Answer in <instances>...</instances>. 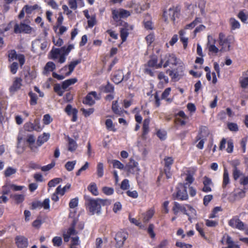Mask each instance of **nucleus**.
<instances>
[{
    "mask_svg": "<svg viewBox=\"0 0 248 248\" xmlns=\"http://www.w3.org/2000/svg\"><path fill=\"white\" fill-rule=\"evenodd\" d=\"M52 242L54 246L59 247L62 244V239L60 237L55 236L53 238Z\"/></svg>",
    "mask_w": 248,
    "mask_h": 248,
    "instance_id": "60",
    "label": "nucleus"
},
{
    "mask_svg": "<svg viewBox=\"0 0 248 248\" xmlns=\"http://www.w3.org/2000/svg\"><path fill=\"white\" fill-rule=\"evenodd\" d=\"M176 116H179L182 118H176V123L177 124H179L181 126L186 125V120H188V117L186 116L183 110L179 111L176 115Z\"/></svg>",
    "mask_w": 248,
    "mask_h": 248,
    "instance_id": "23",
    "label": "nucleus"
},
{
    "mask_svg": "<svg viewBox=\"0 0 248 248\" xmlns=\"http://www.w3.org/2000/svg\"><path fill=\"white\" fill-rule=\"evenodd\" d=\"M218 44L220 46V51L228 52L232 49V45L234 43V37L232 35H226L223 32L218 34L217 40Z\"/></svg>",
    "mask_w": 248,
    "mask_h": 248,
    "instance_id": "4",
    "label": "nucleus"
},
{
    "mask_svg": "<svg viewBox=\"0 0 248 248\" xmlns=\"http://www.w3.org/2000/svg\"><path fill=\"white\" fill-rule=\"evenodd\" d=\"M154 214V211L153 209H150L147 211L145 213L142 214L143 217V221L145 223L148 222L150 219L153 217Z\"/></svg>",
    "mask_w": 248,
    "mask_h": 248,
    "instance_id": "31",
    "label": "nucleus"
},
{
    "mask_svg": "<svg viewBox=\"0 0 248 248\" xmlns=\"http://www.w3.org/2000/svg\"><path fill=\"white\" fill-rule=\"evenodd\" d=\"M239 83L240 86L243 89H246L248 87V78L241 77L239 79Z\"/></svg>",
    "mask_w": 248,
    "mask_h": 248,
    "instance_id": "43",
    "label": "nucleus"
},
{
    "mask_svg": "<svg viewBox=\"0 0 248 248\" xmlns=\"http://www.w3.org/2000/svg\"><path fill=\"white\" fill-rule=\"evenodd\" d=\"M207 39L208 43L207 45L209 54H217L220 51V49L215 46L216 40L210 35L208 36Z\"/></svg>",
    "mask_w": 248,
    "mask_h": 248,
    "instance_id": "12",
    "label": "nucleus"
},
{
    "mask_svg": "<svg viewBox=\"0 0 248 248\" xmlns=\"http://www.w3.org/2000/svg\"><path fill=\"white\" fill-rule=\"evenodd\" d=\"M127 234L124 232H118L115 237L116 241V248H121L124 244V241L127 239Z\"/></svg>",
    "mask_w": 248,
    "mask_h": 248,
    "instance_id": "14",
    "label": "nucleus"
},
{
    "mask_svg": "<svg viewBox=\"0 0 248 248\" xmlns=\"http://www.w3.org/2000/svg\"><path fill=\"white\" fill-rule=\"evenodd\" d=\"M68 150L71 152L75 151L78 147V145L75 140L70 137L67 138Z\"/></svg>",
    "mask_w": 248,
    "mask_h": 248,
    "instance_id": "29",
    "label": "nucleus"
},
{
    "mask_svg": "<svg viewBox=\"0 0 248 248\" xmlns=\"http://www.w3.org/2000/svg\"><path fill=\"white\" fill-rule=\"evenodd\" d=\"M179 61L174 54L168 53L161 54L158 58L156 59V68L162 67L166 68L170 65L176 66L180 63Z\"/></svg>",
    "mask_w": 248,
    "mask_h": 248,
    "instance_id": "3",
    "label": "nucleus"
},
{
    "mask_svg": "<svg viewBox=\"0 0 248 248\" xmlns=\"http://www.w3.org/2000/svg\"><path fill=\"white\" fill-rule=\"evenodd\" d=\"M74 47L72 45H69L67 47L63 46L60 48L61 53L64 55H67Z\"/></svg>",
    "mask_w": 248,
    "mask_h": 248,
    "instance_id": "50",
    "label": "nucleus"
},
{
    "mask_svg": "<svg viewBox=\"0 0 248 248\" xmlns=\"http://www.w3.org/2000/svg\"><path fill=\"white\" fill-rule=\"evenodd\" d=\"M124 75L123 71L119 70L115 72L112 78L113 81L118 84L124 80Z\"/></svg>",
    "mask_w": 248,
    "mask_h": 248,
    "instance_id": "27",
    "label": "nucleus"
},
{
    "mask_svg": "<svg viewBox=\"0 0 248 248\" xmlns=\"http://www.w3.org/2000/svg\"><path fill=\"white\" fill-rule=\"evenodd\" d=\"M229 225L232 228L239 230H244L245 229V224L237 217H234L228 222Z\"/></svg>",
    "mask_w": 248,
    "mask_h": 248,
    "instance_id": "10",
    "label": "nucleus"
},
{
    "mask_svg": "<svg viewBox=\"0 0 248 248\" xmlns=\"http://www.w3.org/2000/svg\"><path fill=\"white\" fill-rule=\"evenodd\" d=\"M14 199L16 202L17 203L22 202L24 200V196L22 194H16L13 196Z\"/></svg>",
    "mask_w": 248,
    "mask_h": 248,
    "instance_id": "63",
    "label": "nucleus"
},
{
    "mask_svg": "<svg viewBox=\"0 0 248 248\" xmlns=\"http://www.w3.org/2000/svg\"><path fill=\"white\" fill-rule=\"evenodd\" d=\"M8 58L9 61L17 59L21 66H22L25 63V60L24 55L17 54L16 52L15 49H12L8 51Z\"/></svg>",
    "mask_w": 248,
    "mask_h": 248,
    "instance_id": "11",
    "label": "nucleus"
},
{
    "mask_svg": "<svg viewBox=\"0 0 248 248\" xmlns=\"http://www.w3.org/2000/svg\"><path fill=\"white\" fill-rule=\"evenodd\" d=\"M52 118L48 114H45L43 117V121L45 124H49L51 122H52Z\"/></svg>",
    "mask_w": 248,
    "mask_h": 248,
    "instance_id": "62",
    "label": "nucleus"
},
{
    "mask_svg": "<svg viewBox=\"0 0 248 248\" xmlns=\"http://www.w3.org/2000/svg\"><path fill=\"white\" fill-rule=\"evenodd\" d=\"M108 163H111L114 168H117L120 170H124L125 166L120 161L117 160H108Z\"/></svg>",
    "mask_w": 248,
    "mask_h": 248,
    "instance_id": "36",
    "label": "nucleus"
},
{
    "mask_svg": "<svg viewBox=\"0 0 248 248\" xmlns=\"http://www.w3.org/2000/svg\"><path fill=\"white\" fill-rule=\"evenodd\" d=\"M156 135L161 140H163L166 139L167 132L165 130H158Z\"/></svg>",
    "mask_w": 248,
    "mask_h": 248,
    "instance_id": "54",
    "label": "nucleus"
},
{
    "mask_svg": "<svg viewBox=\"0 0 248 248\" xmlns=\"http://www.w3.org/2000/svg\"><path fill=\"white\" fill-rule=\"evenodd\" d=\"M203 187L202 188V191L203 192L208 193L212 191L211 186H213V183L210 178L207 176H204L203 177Z\"/></svg>",
    "mask_w": 248,
    "mask_h": 248,
    "instance_id": "24",
    "label": "nucleus"
},
{
    "mask_svg": "<svg viewBox=\"0 0 248 248\" xmlns=\"http://www.w3.org/2000/svg\"><path fill=\"white\" fill-rule=\"evenodd\" d=\"M31 31L32 28L24 23H20L19 24H16L14 26V32L16 33H30Z\"/></svg>",
    "mask_w": 248,
    "mask_h": 248,
    "instance_id": "9",
    "label": "nucleus"
},
{
    "mask_svg": "<svg viewBox=\"0 0 248 248\" xmlns=\"http://www.w3.org/2000/svg\"><path fill=\"white\" fill-rule=\"evenodd\" d=\"M16 243L18 248H27L28 246V239L23 236H17L15 239Z\"/></svg>",
    "mask_w": 248,
    "mask_h": 248,
    "instance_id": "19",
    "label": "nucleus"
},
{
    "mask_svg": "<svg viewBox=\"0 0 248 248\" xmlns=\"http://www.w3.org/2000/svg\"><path fill=\"white\" fill-rule=\"evenodd\" d=\"M78 81L77 78H73L65 80L62 83V89L63 90L66 89L69 86L76 83Z\"/></svg>",
    "mask_w": 248,
    "mask_h": 248,
    "instance_id": "32",
    "label": "nucleus"
},
{
    "mask_svg": "<svg viewBox=\"0 0 248 248\" xmlns=\"http://www.w3.org/2000/svg\"><path fill=\"white\" fill-rule=\"evenodd\" d=\"M118 101H113L112 105V110L114 113L119 115H121L123 113V111L121 109L118 108V106L117 105Z\"/></svg>",
    "mask_w": 248,
    "mask_h": 248,
    "instance_id": "44",
    "label": "nucleus"
},
{
    "mask_svg": "<svg viewBox=\"0 0 248 248\" xmlns=\"http://www.w3.org/2000/svg\"><path fill=\"white\" fill-rule=\"evenodd\" d=\"M223 240L226 241V244L227 245V247H222V248H240V246L235 244L232 238L228 234H225L223 235L222 238V240Z\"/></svg>",
    "mask_w": 248,
    "mask_h": 248,
    "instance_id": "20",
    "label": "nucleus"
},
{
    "mask_svg": "<svg viewBox=\"0 0 248 248\" xmlns=\"http://www.w3.org/2000/svg\"><path fill=\"white\" fill-rule=\"evenodd\" d=\"M185 67L183 62H181L177 66L172 69H168L167 73L171 78L172 81H178L185 75Z\"/></svg>",
    "mask_w": 248,
    "mask_h": 248,
    "instance_id": "6",
    "label": "nucleus"
},
{
    "mask_svg": "<svg viewBox=\"0 0 248 248\" xmlns=\"http://www.w3.org/2000/svg\"><path fill=\"white\" fill-rule=\"evenodd\" d=\"M105 124L106 127L108 130L112 131L113 132H115L116 131V129L114 127L113 122L111 119H107L105 122Z\"/></svg>",
    "mask_w": 248,
    "mask_h": 248,
    "instance_id": "51",
    "label": "nucleus"
},
{
    "mask_svg": "<svg viewBox=\"0 0 248 248\" xmlns=\"http://www.w3.org/2000/svg\"><path fill=\"white\" fill-rule=\"evenodd\" d=\"M22 81L20 78H15L12 85L9 88L10 92L14 93L19 90L22 86Z\"/></svg>",
    "mask_w": 248,
    "mask_h": 248,
    "instance_id": "21",
    "label": "nucleus"
},
{
    "mask_svg": "<svg viewBox=\"0 0 248 248\" xmlns=\"http://www.w3.org/2000/svg\"><path fill=\"white\" fill-rule=\"evenodd\" d=\"M56 68V65L53 62H47L45 67L44 73L47 72L48 71H53Z\"/></svg>",
    "mask_w": 248,
    "mask_h": 248,
    "instance_id": "37",
    "label": "nucleus"
},
{
    "mask_svg": "<svg viewBox=\"0 0 248 248\" xmlns=\"http://www.w3.org/2000/svg\"><path fill=\"white\" fill-rule=\"evenodd\" d=\"M218 224L217 221L206 219L205 220V224L209 227H215Z\"/></svg>",
    "mask_w": 248,
    "mask_h": 248,
    "instance_id": "59",
    "label": "nucleus"
},
{
    "mask_svg": "<svg viewBox=\"0 0 248 248\" xmlns=\"http://www.w3.org/2000/svg\"><path fill=\"white\" fill-rule=\"evenodd\" d=\"M76 164V161L74 160L73 161H68L65 164V169L69 171H72L75 167V165Z\"/></svg>",
    "mask_w": 248,
    "mask_h": 248,
    "instance_id": "53",
    "label": "nucleus"
},
{
    "mask_svg": "<svg viewBox=\"0 0 248 248\" xmlns=\"http://www.w3.org/2000/svg\"><path fill=\"white\" fill-rule=\"evenodd\" d=\"M227 127L230 131L232 132H237L239 130L238 125L234 123H228L227 124Z\"/></svg>",
    "mask_w": 248,
    "mask_h": 248,
    "instance_id": "52",
    "label": "nucleus"
},
{
    "mask_svg": "<svg viewBox=\"0 0 248 248\" xmlns=\"http://www.w3.org/2000/svg\"><path fill=\"white\" fill-rule=\"evenodd\" d=\"M171 91V88L169 87L166 88L165 91L163 92L161 95L162 99H166L167 101H169V99L167 98L168 96L170 95Z\"/></svg>",
    "mask_w": 248,
    "mask_h": 248,
    "instance_id": "58",
    "label": "nucleus"
},
{
    "mask_svg": "<svg viewBox=\"0 0 248 248\" xmlns=\"http://www.w3.org/2000/svg\"><path fill=\"white\" fill-rule=\"evenodd\" d=\"M29 95L31 97L30 104L32 106L35 105L37 104L38 99L37 94L32 92H30L29 93Z\"/></svg>",
    "mask_w": 248,
    "mask_h": 248,
    "instance_id": "48",
    "label": "nucleus"
},
{
    "mask_svg": "<svg viewBox=\"0 0 248 248\" xmlns=\"http://www.w3.org/2000/svg\"><path fill=\"white\" fill-rule=\"evenodd\" d=\"M65 111L68 115H72V121L73 122L77 121L78 118L77 114L78 112L77 109L75 108H73L72 106L68 104L65 108Z\"/></svg>",
    "mask_w": 248,
    "mask_h": 248,
    "instance_id": "22",
    "label": "nucleus"
},
{
    "mask_svg": "<svg viewBox=\"0 0 248 248\" xmlns=\"http://www.w3.org/2000/svg\"><path fill=\"white\" fill-rule=\"evenodd\" d=\"M183 214L188 216V220L191 221V217L196 215V211L190 205L185 204L181 211Z\"/></svg>",
    "mask_w": 248,
    "mask_h": 248,
    "instance_id": "16",
    "label": "nucleus"
},
{
    "mask_svg": "<svg viewBox=\"0 0 248 248\" xmlns=\"http://www.w3.org/2000/svg\"><path fill=\"white\" fill-rule=\"evenodd\" d=\"M124 170L128 173L135 174L140 170L138 167V163L135 161L133 158L129 159V162L126 165Z\"/></svg>",
    "mask_w": 248,
    "mask_h": 248,
    "instance_id": "8",
    "label": "nucleus"
},
{
    "mask_svg": "<svg viewBox=\"0 0 248 248\" xmlns=\"http://www.w3.org/2000/svg\"><path fill=\"white\" fill-rule=\"evenodd\" d=\"M160 82L157 84L158 88H162L164 85L168 83V78L165 75L163 72H160L157 76Z\"/></svg>",
    "mask_w": 248,
    "mask_h": 248,
    "instance_id": "26",
    "label": "nucleus"
},
{
    "mask_svg": "<svg viewBox=\"0 0 248 248\" xmlns=\"http://www.w3.org/2000/svg\"><path fill=\"white\" fill-rule=\"evenodd\" d=\"M149 123L150 120L149 119H145L143 121V127H142V138H144L145 136L147 134L149 131Z\"/></svg>",
    "mask_w": 248,
    "mask_h": 248,
    "instance_id": "34",
    "label": "nucleus"
},
{
    "mask_svg": "<svg viewBox=\"0 0 248 248\" xmlns=\"http://www.w3.org/2000/svg\"><path fill=\"white\" fill-rule=\"evenodd\" d=\"M129 29L132 30L133 27L132 26L129 25L127 23H124L123 27L121 28L120 36L122 40V42H124L126 41L129 34L128 31Z\"/></svg>",
    "mask_w": 248,
    "mask_h": 248,
    "instance_id": "18",
    "label": "nucleus"
},
{
    "mask_svg": "<svg viewBox=\"0 0 248 248\" xmlns=\"http://www.w3.org/2000/svg\"><path fill=\"white\" fill-rule=\"evenodd\" d=\"M155 39L153 34H150L146 37V40L148 44L146 54L149 55L151 59L149 61L147 64L145 65L144 73L151 76H154L155 66V59L153 58L154 44H152Z\"/></svg>",
    "mask_w": 248,
    "mask_h": 248,
    "instance_id": "2",
    "label": "nucleus"
},
{
    "mask_svg": "<svg viewBox=\"0 0 248 248\" xmlns=\"http://www.w3.org/2000/svg\"><path fill=\"white\" fill-rule=\"evenodd\" d=\"M114 91V87L113 86L110 84L108 82V84L103 87V91L105 93H111Z\"/></svg>",
    "mask_w": 248,
    "mask_h": 248,
    "instance_id": "57",
    "label": "nucleus"
},
{
    "mask_svg": "<svg viewBox=\"0 0 248 248\" xmlns=\"http://www.w3.org/2000/svg\"><path fill=\"white\" fill-rule=\"evenodd\" d=\"M102 191L104 194L107 195H111L113 194L114 192V189L112 187H109L107 186L103 187Z\"/></svg>",
    "mask_w": 248,
    "mask_h": 248,
    "instance_id": "61",
    "label": "nucleus"
},
{
    "mask_svg": "<svg viewBox=\"0 0 248 248\" xmlns=\"http://www.w3.org/2000/svg\"><path fill=\"white\" fill-rule=\"evenodd\" d=\"M230 23L231 26V30H235V29H239L240 27L239 22L234 18L232 17L230 19Z\"/></svg>",
    "mask_w": 248,
    "mask_h": 248,
    "instance_id": "40",
    "label": "nucleus"
},
{
    "mask_svg": "<svg viewBox=\"0 0 248 248\" xmlns=\"http://www.w3.org/2000/svg\"><path fill=\"white\" fill-rule=\"evenodd\" d=\"M16 169L8 167L4 171V175L6 177H10L12 174L16 173Z\"/></svg>",
    "mask_w": 248,
    "mask_h": 248,
    "instance_id": "49",
    "label": "nucleus"
},
{
    "mask_svg": "<svg viewBox=\"0 0 248 248\" xmlns=\"http://www.w3.org/2000/svg\"><path fill=\"white\" fill-rule=\"evenodd\" d=\"M70 186L71 185L70 184H69L66 185L63 188H61V186H59L56 188V193L57 194H59L61 195H63L65 193L66 190L70 188Z\"/></svg>",
    "mask_w": 248,
    "mask_h": 248,
    "instance_id": "46",
    "label": "nucleus"
},
{
    "mask_svg": "<svg viewBox=\"0 0 248 248\" xmlns=\"http://www.w3.org/2000/svg\"><path fill=\"white\" fill-rule=\"evenodd\" d=\"M112 17L114 20H116L119 18H126L130 15V12L123 9L113 10L112 11Z\"/></svg>",
    "mask_w": 248,
    "mask_h": 248,
    "instance_id": "13",
    "label": "nucleus"
},
{
    "mask_svg": "<svg viewBox=\"0 0 248 248\" xmlns=\"http://www.w3.org/2000/svg\"><path fill=\"white\" fill-rule=\"evenodd\" d=\"M164 173L167 179H170L172 176V173L170 171L171 166L173 163L174 160L171 157H166L164 159Z\"/></svg>",
    "mask_w": 248,
    "mask_h": 248,
    "instance_id": "7",
    "label": "nucleus"
},
{
    "mask_svg": "<svg viewBox=\"0 0 248 248\" xmlns=\"http://www.w3.org/2000/svg\"><path fill=\"white\" fill-rule=\"evenodd\" d=\"M84 198L85 201V205L92 215L100 214L102 206L110 205L111 203V201L110 200L99 198L94 199L87 195H85Z\"/></svg>",
    "mask_w": 248,
    "mask_h": 248,
    "instance_id": "1",
    "label": "nucleus"
},
{
    "mask_svg": "<svg viewBox=\"0 0 248 248\" xmlns=\"http://www.w3.org/2000/svg\"><path fill=\"white\" fill-rule=\"evenodd\" d=\"M168 15L171 20L175 22L176 18L178 17L180 13L177 8L173 7L169 8L168 10Z\"/></svg>",
    "mask_w": 248,
    "mask_h": 248,
    "instance_id": "25",
    "label": "nucleus"
},
{
    "mask_svg": "<svg viewBox=\"0 0 248 248\" xmlns=\"http://www.w3.org/2000/svg\"><path fill=\"white\" fill-rule=\"evenodd\" d=\"M88 189L94 196L98 195V191L96 185L94 183H92L88 187Z\"/></svg>",
    "mask_w": 248,
    "mask_h": 248,
    "instance_id": "42",
    "label": "nucleus"
},
{
    "mask_svg": "<svg viewBox=\"0 0 248 248\" xmlns=\"http://www.w3.org/2000/svg\"><path fill=\"white\" fill-rule=\"evenodd\" d=\"M167 179L164 173V170H160L159 174L157 177V182L160 184L161 182H164L165 179Z\"/></svg>",
    "mask_w": 248,
    "mask_h": 248,
    "instance_id": "56",
    "label": "nucleus"
},
{
    "mask_svg": "<svg viewBox=\"0 0 248 248\" xmlns=\"http://www.w3.org/2000/svg\"><path fill=\"white\" fill-rule=\"evenodd\" d=\"M187 184L179 183L177 186L175 191L172 194V199L174 200L186 201L188 199L187 191Z\"/></svg>",
    "mask_w": 248,
    "mask_h": 248,
    "instance_id": "5",
    "label": "nucleus"
},
{
    "mask_svg": "<svg viewBox=\"0 0 248 248\" xmlns=\"http://www.w3.org/2000/svg\"><path fill=\"white\" fill-rule=\"evenodd\" d=\"M237 17L241 21L244 23H248V15H246L243 10L240 11Z\"/></svg>",
    "mask_w": 248,
    "mask_h": 248,
    "instance_id": "41",
    "label": "nucleus"
},
{
    "mask_svg": "<svg viewBox=\"0 0 248 248\" xmlns=\"http://www.w3.org/2000/svg\"><path fill=\"white\" fill-rule=\"evenodd\" d=\"M240 162L239 160H234L232 163V165L233 167L232 170V176L234 180H237L242 175H243V172L238 169L237 166L239 165Z\"/></svg>",
    "mask_w": 248,
    "mask_h": 248,
    "instance_id": "15",
    "label": "nucleus"
},
{
    "mask_svg": "<svg viewBox=\"0 0 248 248\" xmlns=\"http://www.w3.org/2000/svg\"><path fill=\"white\" fill-rule=\"evenodd\" d=\"M80 62L81 60L80 59L71 62L68 66L69 71L65 74V76L68 77L70 76L73 72L75 67Z\"/></svg>",
    "mask_w": 248,
    "mask_h": 248,
    "instance_id": "28",
    "label": "nucleus"
},
{
    "mask_svg": "<svg viewBox=\"0 0 248 248\" xmlns=\"http://www.w3.org/2000/svg\"><path fill=\"white\" fill-rule=\"evenodd\" d=\"M185 205H182L177 202H174L172 211L175 215H177L179 211H181Z\"/></svg>",
    "mask_w": 248,
    "mask_h": 248,
    "instance_id": "39",
    "label": "nucleus"
},
{
    "mask_svg": "<svg viewBox=\"0 0 248 248\" xmlns=\"http://www.w3.org/2000/svg\"><path fill=\"white\" fill-rule=\"evenodd\" d=\"M230 183V178L229 176V173L227 170L225 168L224 170L223 176V182L222 186L223 188H225L228 184Z\"/></svg>",
    "mask_w": 248,
    "mask_h": 248,
    "instance_id": "33",
    "label": "nucleus"
},
{
    "mask_svg": "<svg viewBox=\"0 0 248 248\" xmlns=\"http://www.w3.org/2000/svg\"><path fill=\"white\" fill-rule=\"evenodd\" d=\"M50 137L49 133H44L43 135L39 136L37 140V144L39 146H41L44 143L47 141Z\"/></svg>",
    "mask_w": 248,
    "mask_h": 248,
    "instance_id": "30",
    "label": "nucleus"
},
{
    "mask_svg": "<svg viewBox=\"0 0 248 248\" xmlns=\"http://www.w3.org/2000/svg\"><path fill=\"white\" fill-rule=\"evenodd\" d=\"M54 91L60 96H62L64 92V90L62 89L60 84L57 83L54 85Z\"/></svg>",
    "mask_w": 248,
    "mask_h": 248,
    "instance_id": "47",
    "label": "nucleus"
},
{
    "mask_svg": "<svg viewBox=\"0 0 248 248\" xmlns=\"http://www.w3.org/2000/svg\"><path fill=\"white\" fill-rule=\"evenodd\" d=\"M61 51L60 48H53L50 52V59L56 60L58 58L59 55H61Z\"/></svg>",
    "mask_w": 248,
    "mask_h": 248,
    "instance_id": "35",
    "label": "nucleus"
},
{
    "mask_svg": "<svg viewBox=\"0 0 248 248\" xmlns=\"http://www.w3.org/2000/svg\"><path fill=\"white\" fill-rule=\"evenodd\" d=\"M96 174L99 178L102 177L104 175V165L101 162H99L97 164L96 167Z\"/></svg>",
    "mask_w": 248,
    "mask_h": 248,
    "instance_id": "38",
    "label": "nucleus"
},
{
    "mask_svg": "<svg viewBox=\"0 0 248 248\" xmlns=\"http://www.w3.org/2000/svg\"><path fill=\"white\" fill-rule=\"evenodd\" d=\"M233 150V142L232 139H229L227 141V148L226 151L228 153H232Z\"/></svg>",
    "mask_w": 248,
    "mask_h": 248,
    "instance_id": "55",
    "label": "nucleus"
},
{
    "mask_svg": "<svg viewBox=\"0 0 248 248\" xmlns=\"http://www.w3.org/2000/svg\"><path fill=\"white\" fill-rule=\"evenodd\" d=\"M222 209L220 206L215 207L212 211L211 213L209 216V218H213L218 217L217 214L218 212L222 211Z\"/></svg>",
    "mask_w": 248,
    "mask_h": 248,
    "instance_id": "45",
    "label": "nucleus"
},
{
    "mask_svg": "<svg viewBox=\"0 0 248 248\" xmlns=\"http://www.w3.org/2000/svg\"><path fill=\"white\" fill-rule=\"evenodd\" d=\"M93 97L96 99H99V98L97 96V93L95 91H92L89 93L86 96L85 99L83 101V103L84 104L92 106L95 103L94 100L93 99Z\"/></svg>",
    "mask_w": 248,
    "mask_h": 248,
    "instance_id": "17",
    "label": "nucleus"
},
{
    "mask_svg": "<svg viewBox=\"0 0 248 248\" xmlns=\"http://www.w3.org/2000/svg\"><path fill=\"white\" fill-rule=\"evenodd\" d=\"M175 245L176 247L180 248H191L192 247L191 244H186L181 242H177Z\"/></svg>",
    "mask_w": 248,
    "mask_h": 248,
    "instance_id": "64",
    "label": "nucleus"
}]
</instances>
